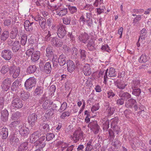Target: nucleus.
I'll return each mask as SVG.
<instances>
[{"label": "nucleus", "mask_w": 151, "mask_h": 151, "mask_svg": "<svg viewBox=\"0 0 151 151\" xmlns=\"http://www.w3.org/2000/svg\"><path fill=\"white\" fill-rule=\"evenodd\" d=\"M8 45L11 46L12 50L14 52L18 51L21 48V44L18 40H15L14 42L11 39H8L7 42Z\"/></svg>", "instance_id": "1"}, {"label": "nucleus", "mask_w": 151, "mask_h": 151, "mask_svg": "<svg viewBox=\"0 0 151 151\" xmlns=\"http://www.w3.org/2000/svg\"><path fill=\"white\" fill-rule=\"evenodd\" d=\"M36 83V78L34 77H30L26 81L24 86L26 90H28L32 88L35 86Z\"/></svg>", "instance_id": "2"}, {"label": "nucleus", "mask_w": 151, "mask_h": 151, "mask_svg": "<svg viewBox=\"0 0 151 151\" xmlns=\"http://www.w3.org/2000/svg\"><path fill=\"white\" fill-rule=\"evenodd\" d=\"M34 19L36 21L39 22V24L42 29L44 30L46 29V19L45 18L38 15L35 16Z\"/></svg>", "instance_id": "3"}, {"label": "nucleus", "mask_w": 151, "mask_h": 151, "mask_svg": "<svg viewBox=\"0 0 151 151\" xmlns=\"http://www.w3.org/2000/svg\"><path fill=\"white\" fill-rule=\"evenodd\" d=\"M9 73L10 75H12L14 78H16L18 77L20 73L19 68L15 66L14 65L12 64L10 66Z\"/></svg>", "instance_id": "4"}, {"label": "nucleus", "mask_w": 151, "mask_h": 151, "mask_svg": "<svg viewBox=\"0 0 151 151\" xmlns=\"http://www.w3.org/2000/svg\"><path fill=\"white\" fill-rule=\"evenodd\" d=\"M12 52L11 50L5 49L2 51L1 56L5 60H9L12 58Z\"/></svg>", "instance_id": "5"}, {"label": "nucleus", "mask_w": 151, "mask_h": 151, "mask_svg": "<svg viewBox=\"0 0 151 151\" xmlns=\"http://www.w3.org/2000/svg\"><path fill=\"white\" fill-rule=\"evenodd\" d=\"M11 83V79L10 78H7L3 81L1 86L3 91H7L9 89Z\"/></svg>", "instance_id": "6"}, {"label": "nucleus", "mask_w": 151, "mask_h": 151, "mask_svg": "<svg viewBox=\"0 0 151 151\" xmlns=\"http://www.w3.org/2000/svg\"><path fill=\"white\" fill-rule=\"evenodd\" d=\"M50 40L51 44L54 46L57 47H61L63 44V40L60 39H58L56 37H51Z\"/></svg>", "instance_id": "7"}, {"label": "nucleus", "mask_w": 151, "mask_h": 151, "mask_svg": "<svg viewBox=\"0 0 151 151\" xmlns=\"http://www.w3.org/2000/svg\"><path fill=\"white\" fill-rule=\"evenodd\" d=\"M66 27L65 25H61L58 28L57 34L58 37L60 38H62L65 36L66 33V31L65 30Z\"/></svg>", "instance_id": "8"}, {"label": "nucleus", "mask_w": 151, "mask_h": 151, "mask_svg": "<svg viewBox=\"0 0 151 151\" xmlns=\"http://www.w3.org/2000/svg\"><path fill=\"white\" fill-rule=\"evenodd\" d=\"M88 127H90L91 129L94 132L95 134H97L99 131V127L96 121L90 122L88 124Z\"/></svg>", "instance_id": "9"}, {"label": "nucleus", "mask_w": 151, "mask_h": 151, "mask_svg": "<svg viewBox=\"0 0 151 151\" xmlns=\"http://www.w3.org/2000/svg\"><path fill=\"white\" fill-rule=\"evenodd\" d=\"M12 106L17 108H21L23 105L22 101L19 98H14L12 102Z\"/></svg>", "instance_id": "10"}, {"label": "nucleus", "mask_w": 151, "mask_h": 151, "mask_svg": "<svg viewBox=\"0 0 151 151\" xmlns=\"http://www.w3.org/2000/svg\"><path fill=\"white\" fill-rule=\"evenodd\" d=\"M37 116L35 113L30 114L28 117V123L32 127L35 125V123L37 121Z\"/></svg>", "instance_id": "11"}, {"label": "nucleus", "mask_w": 151, "mask_h": 151, "mask_svg": "<svg viewBox=\"0 0 151 151\" xmlns=\"http://www.w3.org/2000/svg\"><path fill=\"white\" fill-rule=\"evenodd\" d=\"M41 135L40 132L38 131L34 132L31 135L30 139L31 143L35 144L39 139V137Z\"/></svg>", "instance_id": "12"}, {"label": "nucleus", "mask_w": 151, "mask_h": 151, "mask_svg": "<svg viewBox=\"0 0 151 151\" xmlns=\"http://www.w3.org/2000/svg\"><path fill=\"white\" fill-rule=\"evenodd\" d=\"M23 124V123L19 121H14L9 125V127L13 130H18Z\"/></svg>", "instance_id": "13"}, {"label": "nucleus", "mask_w": 151, "mask_h": 151, "mask_svg": "<svg viewBox=\"0 0 151 151\" xmlns=\"http://www.w3.org/2000/svg\"><path fill=\"white\" fill-rule=\"evenodd\" d=\"M104 109L106 110L109 116L112 115L115 111V109L113 107H111L110 106V104L108 102H105L104 105Z\"/></svg>", "instance_id": "14"}, {"label": "nucleus", "mask_w": 151, "mask_h": 151, "mask_svg": "<svg viewBox=\"0 0 151 151\" xmlns=\"http://www.w3.org/2000/svg\"><path fill=\"white\" fill-rule=\"evenodd\" d=\"M83 135V132L81 131L77 130L75 131L73 134V139L74 142L76 143L81 139Z\"/></svg>", "instance_id": "15"}, {"label": "nucleus", "mask_w": 151, "mask_h": 151, "mask_svg": "<svg viewBox=\"0 0 151 151\" xmlns=\"http://www.w3.org/2000/svg\"><path fill=\"white\" fill-rule=\"evenodd\" d=\"M45 137V136H43L40 137L38 140V141L34 144V145L36 146L40 145L41 148L44 147L46 145L45 142L46 141Z\"/></svg>", "instance_id": "16"}, {"label": "nucleus", "mask_w": 151, "mask_h": 151, "mask_svg": "<svg viewBox=\"0 0 151 151\" xmlns=\"http://www.w3.org/2000/svg\"><path fill=\"white\" fill-rule=\"evenodd\" d=\"M67 58L65 55L62 54L59 57L58 61L59 65L61 66H63L67 63L68 61Z\"/></svg>", "instance_id": "17"}, {"label": "nucleus", "mask_w": 151, "mask_h": 151, "mask_svg": "<svg viewBox=\"0 0 151 151\" xmlns=\"http://www.w3.org/2000/svg\"><path fill=\"white\" fill-rule=\"evenodd\" d=\"M19 134L23 136H26L29 134V129L24 127L23 124L18 130Z\"/></svg>", "instance_id": "18"}, {"label": "nucleus", "mask_w": 151, "mask_h": 151, "mask_svg": "<svg viewBox=\"0 0 151 151\" xmlns=\"http://www.w3.org/2000/svg\"><path fill=\"white\" fill-rule=\"evenodd\" d=\"M9 113L6 109L2 110L1 112V119L4 122H6L8 120Z\"/></svg>", "instance_id": "19"}, {"label": "nucleus", "mask_w": 151, "mask_h": 151, "mask_svg": "<svg viewBox=\"0 0 151 151\" xmlns=\"http://www.w3.org/2000/svg\"><path fill=\"white\" fill-rule=\"evenodd\" d=\"M79 39L84 43H86L89 38V36L88 34L86 33H82L78 37Z\"/></svg>", "instance_id": "20"}, {"label": "nucleus", "mask_w": 151, "mask_h": 151, "mask_svg": "<svg viewBox=\"0 0 151 151\" xmlns=\"http://www.w3.org/2000/svg\"><path fill=\"white\" fill-rule=\"evenodd\" d=\"M34 22H30L28 20H26L24 24V27L26 30L27 31H32L33 29L32 25Z\"/></svg>", "instance_id": "21"}, {"label": "nucleus", "mask_w": 151, "mask_h": 151, "mask_svg": "<svg viewBox=\"0 0 151 151\" xmlns=\"http://www.w3.org/2000/svg\"><path fill=\"white\" fill-rule=\"evenodd\" d=\"M67 69L70 73L72 72L75 69V66L73 61L68 60L67 63Z\"/></svg>", "instance_id": "22"}, {"label": "nucleus", "mask_w": 151, "mask_h": 151, "mask_svg": "<svg viewBox=\"0 0 151 151\" xmlns=\"http://www.w3.org/2000/svg\"><path fill=\"white\" fill-rule=\"evenodd\" d=\"M136 101L135 100L132 98L128 100L125 103V107L128 108H131L135 104Z\"/></svg>", "instance_id": "23"}, {"label": "nucleus", "mask_w": 151, "mask_h": 151, "mask_svg": "<svg viewBox=\"0 0 151 151\" xmlns=\"http://www.w3.org/2000/svg\"><path fill=\"white\" fill-rule=\"evenodd\" d=\"M21 81L20 79H17L12 84L11 89L13 91H15L19 86L21 85Z\"/></svg>", "instance_id": "24"}, {"label": "nucleus", "mask_w": 151, "mask_h": 151, "mask_svg": "<svg viewBox=\"0 0 151 151\" xmlns=\"http://www.w3.org/2000/svg\"><path fill=\"white\" fill-rule=\"evenodd\" d=\"M127 84L121 80H117L115 82V85L117 87L120 89H124L127 86Z\"/></svg>", "instance_id": "25"}, {"label": "nucleus", "mask_w": 151, "mask_h": 151, "mask_svg": "<svg viewBox=\"0 0 151 151\" xmlns=\"http://www.w3.org/2000/svg\"><path fill=\"white\" fill-rule=\"evenodd\" d=\"M18 33V29L16 27H14L10 32V37L12 40L15 39Z\"/></svg>", "instance_id": "26"}, {"label": "nucleus", "mask_w": 151, "mask_h": 151, "mask_svg": "<svg viewBox=\"0 0 151 151\" xmlns=\"http://www.w3.org/2000/svg\"><path fill=\"white\" fill-rule=\"evenodd\" d=\"M56 13L57 15L60 16H63L67 13L68 9L67 8H58L56 10Z\"/></svg>", "instance_id": "27"}, {"label": "nucleus", "mask_w": 151, "mask_h": 151, "mask_svg": "<svg viewBox=\"0 0 151 151\" xmlns=\"http://www.w3.org/2000/svg\"><path fill=\"white\" fill-rule=\"evenodd\" d=\"M28 142H23L20 144L18 147L17 151H25L27 149Z\"/></svg>", "instance_id": "28"}, {"label": "nucleus", "mask_w": 151, "mask_h": 151, "mask_svg": "<svg viewBox=\"0 0 151 151\" xmlns=\"http://www.w3.org/2000/svg\"><path fill=\"white\" fill-rule=\"evenodd\" d=\"M83 72L86 76H89L91 74V69L89 64H86L84 66L83 68Z\"/></svg>", "instance_id": "29"}, {"label": "nucleus", "mask_w": 151, "mask_h": 151, "mask_svg": "<svg viewBox=\"0 0 151 151\" xmlns=\"http://www.w3.org/2000/svg\"><path fill=\"white\" fill-rule=\"evenodd\" d=\"M9 139L10 144L12 145H16L19 142V139L13 134H12L9 137Z\"/></svg>", "instance_id": "30"}, {"label": "nucleus", "mask_w": 151, "mask_h": 151, "mask_svg": "<svg viewBox=\"0 0 151 151\" xmlns=\"http://www.w3.org/2000/svg\"><path fill=\"white\" fill-rule=\"evenodd\" d=\"M40 52L39 51H35L31 56V60L32 61L35 62L37 61L40 58Z\"/></svg>", "instance_id": "31"}, {"label": "nucleus", "mask_w": 151, "mask_h": 151, "mask_svg": "<svg viewBox=\"0 0 151 151\" xmlns=\"http://www.w3.org/2000/svg\"><path fill=\"white\" fill-rule=\"evenodd\" d=\"M9 33L8 31H4L1 35L0 36V40L2 42L6 41L9 37Z\"/></svg>", "instance_id": "32"}, {"label": "nucleus", "mask_w": 151, "mask_h": 151, "mask_svg": "<svg viewBox=\"0 0 151 151\" xmlns=\"http://www.w3.org/2000/svg\"><path fill=\"white\" fill-rule=\"evenodd\" d=\"M8 129L6 128H3L0 132V135L2 136V138L3 139H6L8 136Z\"/></svg>", "instance_id": "33"}, {"label": "nucleus", "mask_w": 151, "mask_h": 151, "mask_svg": "<svg viewBox=\"0 0 151 151\" xmlns=\"http://www.w3.org/2000/svg\"><path fill=\"white\" fill-rule=\"evenodd\" d=\"M140 82L138 80H134L131 83V88L132 89L139 88L140 87Z\"/></svg>", "instance_id": "34"}, {"label": "nucleus", "mask_w": 151, "mask_h": 151, "mask_svg": "<svg viewBox=\"0 0 151 151\" xmlns=\"http://www.w3.org/2000/svg\"><path fill=\"white\" fill-rule=\"evenodd\" d=\"M52 69L51 64L49 62H46L44 66V71L47 74L50 73Z\"/></svg>", "instance_id": "35"}, {"label": "nucleus", "mask_w": 151, "mask_h": 151, "mask_svg": "<svg viewBox=\"0 0 151 151\" xmlns=\"http://www.w3.org/2000/svg\"><path fill=\"white\" fill-rule=\"evenodd\" d=\"M147 32V31L145 28H143L141 30L140 36L139 38V41H141V40H145Z\"/></svg>", "instance_id": "36"}, {"label": "nucleus", "mask_w": 151, "mask_h": 151, "mask_svg": "<svg viewBox=\"0 0 151 151\" xmlns=\"http://www.w3.org/2000/svg\"><path fill=\"white\" fill-rule=\"evenodd\" d=\"M43 88L41 86H37L35 90L34 93L35 95L40 96L43 92Z\"/></svg>", "instance_id": "37"}, {"label": "nucleus", "mask_w": 151, "mask_h": 151, "mask_svg": "<svg viewBox=\"0 0 151 151\" xmlns=\"http://www.w3.org/2000/svg\"><path fill=\"white\" fill-rule=\"evenodd\" d=\"M108 76L109 77L114 78L116 76L117 72L115 69L113 68H110L109 69H108Z\"/></svg>", "instance_id": "38"}, {"label": "nucleus", "mask_w": 151, "mask_h": 151, "mask_svg": "<svg viewBox=\"0 0 151 151\" xmlns=\"http://www.w3.org/2000/svg\"><path fill=\"white\" fill-rule=\"evenodd\" d=\"M94 41L92 39H90L87 45V47L90 51H93L95 50Z\"/></svg>", "instance_id": "39"}, {"label": "nucleus", "mask_w": 151, "mask_h": 151, "mask_svg": "<svg viewBox=\"0 0 151 151\" xmlns=\"http://www.w3.org/2000/svg\"><path fill=\"white\" fill-rule=\"evenodd\" d=\"M37 68L35 65H31L29 66L27 69V72L31 74L34 73L36 70Z\"/></svg>", "instance_id": "40"}, {"label": "nucleus", "mask_w": 151, "mask_h": 151, "mask_svg": "<svg viewBox=\"0 0 151 151\" xmlns=\"http://www.w3.org/2000/svg\"><path fill=\"white\" fill-rule=\"evenodd\" d=\"M148 59L149 57L148 56L145 54H142L141 55L138 60L139 63H142L146 62L148 60Z\"/></svg>", "instance_id": "41"}, {"label": "nucleus", "mask_w": 151, "mask_h": 151, "mask_svg": "<svg viewBox=\"0 0 151 151\" xmlns=\"http://www.w3.org/2000/svg\"><path fill=\"white\" fill-rule=\"evenodd\" d=\"M75 32L73 31L69 32L68 35V37L70 38V41L73 43H74L75 41Z\"/></svg>", "instance_id": "42"}, {"label": "nucleus", "mask_w": 151, "mask_h": 151, "mask_svg": "<svg viewBox=\"0 0 151 151\" xmlns=\"http://www.w3.org/2000/svg\"><path fill=\"white\" fill-rule=\"evenodd\" d=\"M119 96L122 98L127 99L131 97V95L128 92H124L123 93H120Z\"/></svg>", "instance_id": "43"}, {"label": "nucleus", "mask_w": 151, "mask_h": 151, "mask_svg": "<svg viewBox=\"0 0 151 151\" xmlns=\"http://www.w3.org/2000/svg\"><path fill=\"white\" fill-rule=\"evenodd\" d=\"M79 52H80L81 59L82 60H85L86 57V52L84 50L80 49L79 50Z\"/></svg>", "instance_id": "44"}, {"label": "nucleus", "mask_w": 151, "mask_h": 151, "mask_svg": "<svg viewBox=\"0 0 151 151\" xmlns=\"http://www.w3.org/2000/svg\"><path fill=\"white\" fill-rule=\"evenodd\" d=\"M53 104V102L50 104L49 102V100H46L42 104L43 108L45 110H47L50 107V105L51 104Z\"/></svg>", "instance_id": "45"}, {"label": "nucleus", "mask_w": 151, "mask_h": 151, "mask_svg": "<svg viewBox=\"0 0 151 151\" xmlns=\"http://www.w3.org/2000/svg\"><path fill=\"white\" fill-rule=\"evenodd\" d=\"M46 55L47 57H51L53 55V52L52 51V47H48L46 50Z\"/></svg>", "instance_id": "46"}, {"label": "nucleus", "mask_w": 151, "mask_h": 151, "mask_svg": "<svg viewBox=\"0 0 151 151\" xmlns=\"http://www.w3.org/2000/svg\"><path fill=\"white\" fill-rule=\"evenodd\" d=\"M21 114L20 113L19 111H17L12 114L11 119L13 120H17L19 118Z\"/></svg>", "instance_id": "47"}, {"label": "nucleus", "mask_w": 151, "mask_h": 151, "mask_svg": "<svg viewBox=\"0 0 151 151\" xmlns=\"http://www.w3.org/2000/svg\"><path fill=\"white\" fill-rule=\"evenodd\" d=\"M30 96V94L28 92L22 93L21 94V99L23 101H26Z\"/></svg>", "instance_id": "48"}, {"label": "nucleus", "mask_w": 151, "mask_h": 151, "mask_svg": "<svg viewBox=\"0 0 151 151\" xmlns=\"http://www.w3.org/2000/svg\"><path fill=\"white\" fill-rule=\"evenodd\" d=\"M138 114L140 117H142L144 119H146L148 117V113L146 111H139Z\"/></svg>", "instance_id": "49"}, {"label": "nucleus", "mask_w": 151, "mask_h": 151, "mask_svg": "<svg viewBox=\"0 0 151 151\" xmlns=\"http://www.w3.org/2000/svg\"><path fill=\"white\" fill-rule=\"evenodd\" d=\"M133 90L132 94L133 95L136 96H140L141 91L140 88H137L132 89Z\"/></svg>", "instance_id": "50"}, {"label": "nucleus", "mask_w": 151, "mask_h": 151, "mask_svg": "<svg viewBox=\"0 0 151 151\" xmlns=\"http://www.w3.org/2000/svg\"><path fill=\"white\" fill-rule=\"evenodd\" d=\"M141 141L139 140L138 137H135L133 138V145H132V147L134 149L135 147V146L136 145L138 146L139 145L140 142Z\"/></svg>", "instance_id": "51"}, {"label": "nucleus", "mask_w": 151, "mask_h": 151, "mask_svg": "<svg viewBox=\"0 0 151 151\" xmlns=\"http://www.w3.org/2000/svg\"><path fill=\"white\" fill-rule=\"evenodd\" d=\"M111 127H114L115 126H117V124L118 122V117H115L114 119H111Z\"/></svg>", "instance_id": "52"}, {"label": "nucleus", "mask_w": 151, "mask_h": 151, "mask_svg": "<svg viewBox=\"0 0 151 151\" xmlns=\"http://www.w3.org/2000/svg\"><path fill=\"white\" fill-rule=\"evenodd\" d=\"M61 106L58 111L59 112H61L62 111H65L67 107V104L65 102H64L62 104H60Z\"/></svg>", "instance_id": "53"}, {"label": "nucleus", "mask_w": 151, "mask_h": 151, "mask_svg": "<svg viewBox=\"0 0 151 151\" xmlns=\"http://www.w3.org/2000/svg\"><path fill=\"white\" fill-rule=\"evenodd\" d=\"M55 135L53 133H48L46 135V140L49 141L52 140L55 137Z\"/></svg>", "instance_id": "54"}, {"label": "nucleus", "mask_w": 151, "mask_h": 151, "mask_svg": "<svg viewBox=\"0 0 151 151\" xmlns=\"http://www.w3.org/2000/svg\"><path fill=\"white\" fill-rule=\"evenodd\" d=\"M10 67L9 68L8 65H4L1 69V71L2 73L5 74L8 71H9Z\"/></svg>", "instance_id": "55"}, {"label": "nucleus", "mask_w": 151, "mask_h": 151, "mask_svg": "<svg viewBox=\"0 0 151 151\" xmlns=\"http://www.w3.org/2000/svg\"><path fill=\"white\" fill-rule=\"evenodd\" d=\"M27 37L26 35L24 34L21 37V44L22 45H24L27 42Z\"/></svg>", "instance_id": "56"}, {"label": "nucleus", "mask_w": 151, "mask_h": 151, "mask_svg": "<svg viewBox=\"0 0 151 151\" xmlns=\"http://www.w3.org/2000/svg\"><path fill=\"white\" fill-rule=\"evenodd\" d=\"M68 8L70 13L71 14H74L77 11V8L75 6H69Z\"/></svg>", "instance_id": "57"}, {"label": "nucleus", "mask_w": 151, "mask_h": 151, "mask_svg": "<svg viewBox=\"0 0 151 151\" xmlns=\"http://www.w3.org/2000/svg\"><path fill=\"white\" fill-rule=\"evenodd\" d=\"M35 51L34 47H32L27 50L26 51V55L28 56V57H29L31 55V56L33 54V53L35 52Z\"/></svg>", "instance_id": "58"}, {"label": "nucleus", "mask_w": 151, "mask_h": 151, "mask_svg": "<svg viewBox=\"0 0 151 151\" xmlns=\"http://www.w3.org/2000/svg\"><path fill=\"white\" fill-rule=\"evenodd\" d=\"M55 109L52 108L48 110L45 113V115L47 116H52L54 114Z\"/></svg>", "instance_id": "59"}, {"label": "nucleus", "mask_w": 151, "mask_h": 151, "mask_svg": "<svg viewBox=\"0 0 151 151\" xmlns=\"http://www.w3.org/2000/svg\"><path fill=\"white\" fill-rule=\"evenodd\" d=\"M71 20V18L70 17H66L63 19V22L65 24L69 25L70 23Z\"/></svg>", "instance_id": "60"}, {"label": "nucleus", "mask_w": 151, "mask_h": 151, "mask_svg": "<svg viewBox=\"0 0 151 151\" xmlns=\"http://www.w3.org/2000/svg\"><path fill=\"white\" fill-rule=\"evenodd\" d=\"M70 113L68 111H65L62 113L60 118L64 119L66 116H69L70 115Z\"/></svg>", "instance_id": "61"}, {"label": "nucleus", "mask_w": 151, "mask_h": 151, "mask_svg": "<svg viewBox=\"0 0 151 151\" xmlns=\"http://www.w3.org/2000/svg\"><path fill=\"white\" fill-rule=\"evenodd\" d=\"M94 8L93 6L91 4H87L84 7V9L87 10H89L90 12H91L93 9Z\"/></svg>", "instance_id": "62"}, {"label": "nucleus", "mask_w": 151, "mask_h": 151, "mask_svg": "<svg viewBox=\"0 0 151 151\" xmlns=\"http://www.w3.org/2000/svg\"><path fill=\"white\" fill-rule=\"evenodd\" d=\"M141 15H138L137 17L134 18L133 21V24H136L137 22L139 21L142 19V17Z\"/></svg>", "instance_id": "63"}, {"label": "nucleus", "mask_w": 151, "mask_h": 151, "mask_svg": "<svg viewBox=\"0 0 151 151\" xmlns=\"http://www.w3.org/2000/svg\"><path fill=\"white\" fill-rule=\"evenodd\" d=\"M103 3V0H95V1L93 3V5L96 6L97 7L101 5Z\"/></svg>", "instance_id": "64"}]
</instances>
